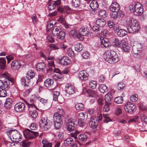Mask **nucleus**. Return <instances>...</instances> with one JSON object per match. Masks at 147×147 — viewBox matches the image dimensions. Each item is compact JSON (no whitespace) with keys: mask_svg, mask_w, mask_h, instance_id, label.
I'll return each mask as SVG.
<instances>
[{"mask_svg":"<svg viewBox=\"0 0 147 147\" xmlns=\"http://www.w3.org/2000/svg\"><path fill=\"white\" fill-rule=\"evenodd\" d=\"M100 45L102 47L106 48L109 47V42L107 38L103 37H101L100 38Z\"/></svg>","mask_w":147,"mask_h":147,"instance_id":"obj_18","label":"nucleus"},{"mask_svg":"<svg viewBox=\"0 0 147 147\" xmlns=\"http://www.w3.org/2000/svg\"><path fill=\"white\" fill-rule=\"evenodd\" d=\"M20 81L22 85H24V86H28V85L26 84L27 81L26 80V78L24 77L21 78Z\"/></svg>","mask_w":147,"mask_h":147,"instance_id":"obj_53","label":"nucleus"},{"mask_svg":"<svg viewBox=\"0 0 147 147\" xmlns=\"http://www.w3.org/2000/svg\"><path fill=\"white\" fill-rule=\"evenodd\" d=\"M75 91V86L70 84H67L65 86V91L69 94H74Z\"/></svg>","mask_w":147,"mask_h":147,"instance_id":"obj_11","label":"nucleus"},{"mask_svg":"<svg viewBox=\"0 0 147 147\" xmlns=\"http://www.w3.org/2000/svg\"><path fill=\"white\" fill-rule=\"evenodd\" d=\"M63 123L59 122H54L55 128L56 129H59L61 127Z\"/></svg>","mask_w":147,"mask_h":147,"instance_id":"obj_48","label":"nucleus"},{"mask_svg":"<svg viewBox=\"0 0 147 147\" xmlns=\"http://www.w3.org/2000/svg\"><path fill=\"white\" fill-rule=\"evenodd\" d=\"M129 8L131 12L136 16L141 15L143 12V6L139 2L136 3L134 6L130 5Z\"/></svg>","mask_w":147,"mask_h":147,"instance_id":"obj_3","label":"nucleus"},{"mask_svg":"<svg viewBox=\"0 0 147 147\" xmlns=\"http://www.w3.org/2000/svg\"><path fill=\"white\" fill-rule=\"evenodd\" d=\"M124 16V14L122 13L121 11L119 12H113L111 13L110 14L111 18V19L114 20L117 19L119 17L122 18Z\"/></svg>","mask_w":147,"mask_h":147,"instance_id":"obj_16","label":"nucleus"},{"mask_svg":"<svg viewBox=\"0 0 147 147\" xmlns=\"http://www.w3.org/2000/svg\"><path fill=\"white\" fill-rule=\"evenodd\" d=\"M51 123H50L49 120H48L47 117L42 118L39 122L40 127L43 130L47 131L51 127Z\"/></svg>","mask_w":147,"mask_h":147,"instance_id":"obj_4","label":"nucleus"},{"mask_svg":"<svg viewBox=\"0 0 147 147\" xmlns=\"http://www.w3.org/2000/svg\"><path fill=\"white\" fill-rule=\"evenodd\" d=\"M90 7L93 11L96 9L98 7L97 2L96 0L93 1L90 4Z\"/></svg>","mask_w":147,"mask_h":147,"instance_id":"obj_28","label":"nucleus"},{"mask_svg":"<svg viewBox=\"0 0 147 147\" xmlns=\"http://www.w3.org/2000/svg\"><path fill=\"white\" fill-rule=\"evenodd\" d=\"M8 88H0V97H5L7 96L6 90Z\"/></svg>","mask_w":147,"mask_h":147,"instance_id":"obj_31","label":"nucleus"},{"mask_svg":"<svg viewBox=\"0 0 147 147\" xmlns=\"http://www.w3.org/2000/svg\"><path fill=\"white\" fill-rule=\"evenodd\" d=\"M123 98L121 96L117 97L114 99L115 102L117 104H120L123 101Z\"/></svg>","mask_w":147,"mask_h":147,"instance_id":"obj_47","label":"nucleus"},{"mask_svg":"<svg viewBox=\"0 0 147 147\" xmlns=\"http://www.w3.org/2000/svg\"><path fill=\"white\" fill-rule=\"evenodd\" d=\"M7 82H8L9 84L12 85L14 83V79L12 78L10 76H9L8 78L7 79Z\"/></svg>","mask_w":147,"mask_h":147,"instance_id":"obj_56","label":"nucleus"},{"mask_svg":"<svg viewBox=\"0 0 147 147\" xmlns=\"http://www.w3.org/2000/svg\"><path fill=\"white\" fill-rule=\"evenodd\" d=\"M6 57L7 60V63H9L11 60L13 59V57L10 55L6 56Z\"/></svg>","mask_w":147,"mask_h":147,"instance_id":"obj_62","label":"nucleus"},{"mask_svg":"<svg viewBox=\"0 0 147 147\" xmlns=\"http://www.w3.org/2000/svg\"><path fill=\"white\" fill-rule=\"evenodd\" d=\"M78 138L80 141L84 142L87 140L88 136L85 134H82L79 136Z\"/></svg>","mask_w":147,"mask_h":147,"instance_id":"obj_37","label":"nucleus"},{"mask_svg":"<svg viewBox=\"0 0 147 147\" xmlns=\"http://www.w3.org/2000/svg\"><path fill=\"white\" fill-rule=\"evenodd\" d=\"M31 143V142H29L27 140H24L21 142H19V144H20L21 146L23 147H29Z\"/></svg>","mask_w":147,"mask_h":147,"instance_id":"obj_33","label":"nucleus"},{"mask_svg":"<svg viewBox=\"0 0 147 147\" xmlns=\"http://www.w3.org/2000/svg\"><path fill=\"white\" fill-rule=\"evenodd\" d=\"M53 34L57 36L58 38L61 39H63L65 38V34L63 31H62L59 27H54L52 31Z\"/></svg>","mask_w":147,"mask_h":147,"instance_id":"obj_8","label":"nucleus"},{"mask_svg":"<svg viewBox=\"0 0 147 147\" xmlns=\"http://www.w3.org/2000/svg\"><path fill=\"white\" fill-rule=\"evenodd\" d=\"M102 118V116L100 114L98 116L93 117L89 122V125L90 127L93 129L96 128L98 125L99 122Z\"/></svg>","mask_w":147,"mask_h":147,"instance_id":"obj_7","label":"nucleus"},{"mask_svg":"<svg viewBox=\"0 0 147 147\" xmlns=\"http://www.w3.org/2000/svg\"><path fill=\"white\" fill-rule=\"evenodd\" d=\"M80 119L84 120L86 119L88 117V114L86 113L81 112L79 113V115Z\"/></svg>","mask_w":147,"mask_h":147,"instance_id":"obj_42","label":"nucleus"},{"mask_svg":"<svg viewBox=\"0 0 147 147\" xmlns=\"http://www.w3.org/2000/svg\"><path fill=\"white\" fill-rule=\"evenodd\" d=\"M12 69L16 71L18 70V60H15L12 62L11 65Z\"/></svg>","mask_w":147,"mask_h":147,"instance_id":"obj_30","label":"nucleus"},{"mask_svg":"<svg viewBox=\"0 0 147 147\" xmlns=\"http://www.w3.org/2000/svg\"><path fill=\"white\" fill-rule=\"evenodd\" d=\"M25 104L21 102H19V112H22L25 110Z\"/></svg>","mask_w":147,"mask_h":147,"instance_id":"obj_44","label":"nucleus"},{"mask_svg":"<svg viewBox=\"0 0 147 147\" xmlns=\"http://www.w3.org/2000/svg\"><path fill=\"white\" fill-rule=\"evenodd\" d=\"M35 75V73L33 70L30 69L28 71L26 74V78L28 80V83L29 82V80L33 78L34 77Z\"/></svg>","mask_w":147,"mask_h":147,"instance_id":"obj_20","label":"nucleus"},{"mask_svg":"<svg viewBox=\"0 0 147 147\" xmlns=\"http://www.w3.org/2000/svg\"><path fill=\"white\" fill-rule=\"evenodd\" d=\"M124 109L126 112L131 113L134 112L136 106L130 102H127L123 106Z\"/></svg>","mask_w":147,"mask_h":147,"instance_id":"obj_10","label":"nucleus"},{"mask_svg":"<svg viewBox=\"0 0 147 147\" xmlns=\"http://www.w3.org/2000/svg\"><path fill=\"white\" fill-rule=\"evenodd\" d=\"M120 47L123 52L126 53H129V47L128 45V43L124 40H122L121 41Z\"/></svg>","mask_w":147,"mask_h":147,"instance_id":"obj_12","label":"nucleus"},{"mask_svg":"<svg viewBox=\"0 0 147 147\" xmlns=\"http://www.w3.org/2000/svg\"><path fill=\"white\" fill-rule=\"evenodd\" d=\"M87 95L90 97L97 98L98 96V94L97 92L93 90L89 89L86 91Z\"/></svg>","mask_w":147,"mask_h":147,"instance_id":"obj_19","label":"nucleus"},{"mask_svg":"<svg viewBox=\"0 0 147 147\" xmlns=\"http://www.w3.org/2000/svg\"><path fill=\"white\" fill-rule=\"evenodd\" d=\"M106 24V21L103 19H99L96 21V24L100 27H102L104 26Z\"/></svg>","mask_w":147,"mask_h":147,"instance_id":"obj_26","label":"nucleus"},{"mask_svg":"<svg viewBox=\"0 0 147 147\" xmlns=\"http://www.w3.org/2000/svg\"><path fill=\"white\" fill-rule=\"evenodd\" d=\"M49 47L50 48H52L53 50L58 49H59V47L58 46H57L55 44H49Z\"/></svg>","mask_w":147,"mask_h":147,"instance_id":"obj_58","label":"nucleus"},{"mask_svg":"<svg viewBox=\"0 0 147 147\" xmlns=\"http://www.w3.org/2000/svg\"><path fill=\"white\" fill-rule=\"evenodd\" d=\"M127 34V31L124 29H120L117 31V35L120 36H124Z\"/></svg>","mask_w":147,"mask_h":147,"instance_id":"obj_38","label":"nucleus"},{"mask_svg":"<svg viewBox=\"0 0 147 147\" xmlns=\"http://www.w3.org/2000/svg\"><path fill=\"white\" fill-rule=\"evenodd\" d=\"M104 59L110 63L117 62L118 60V55L115 51L111 50L106 51L103 55Z\"/></svg>","mask_w":147,"mask_h":147,"instance_id":"obj_1","label":"nucleus"},{"mask_svg":"<svg viewBox=\"0 0 147 147\" xmlns=\"http://www.w3.org/2000/svg\"><path fill=\"white\" fill-rule=\"evenodd\" d=\"M79 78L82 81H86L88 80L89 75L85 70L82 71L78 74Z\"/></svg>","mask_w":147,"mask_h":147,"instance_id":"obj_14","label":"nucleus"},{"mask_svg":"<svg viewBox=\"0 0 147 147\" xmlns=\"http://www.w3.org/2000/svg\"><path fill=\"white\" fill-rule=\"evenodd\" d=\"M9 85L7 84V81H5L4 82L0 80V88H8Z\"/></svg>","mask_w":147,"mask_h":147,"instance_id":"obj_43","label":"nucleus"},{"mask_svg":"<svg viewBox=\"0 0 147 147\" xmlns=\"http://www.w3.org/2000/svg\"><path fill=\"white\" fill-rule=\"evenodd\" d=\"M54 122L62 123L61 115L58 113H54L53 115Z\"/></svg>","mask_w":147,"mask_h":147,"instance_id":"obj_22","label":"nucleus"},{"mask_svg":"<svg viewBox=\"0 0 147 147\" xmlns=\"http://www.w3.org/2000/svg\"><path fill=\"white\" fill-rule=\"evenodd\" d=\"M82 56L84 58L87 59L89 58L90 54L88 52L85 51L82 54Z\"/></svg>","mask_w":147,"mask_h":147,"instance_id":"obj_55","label":"nucleus"},{"mask_svg":"<svg viewBox=\"0 0 147 147\" xmlns=\"http://www.w3.org/2000/svg\"><path fill=\"white\" fill-rule=\"evenodd\" d=\"M71 4L75 7H79L81 4L80 0H72Z\"/></svg>","mask_w":147,"mask_h":147,"instance_id":"obj_34","label":"nucleus"},{"mask_svg":"<svg viewBox=\"0 0 147 147\" xmlns=\"http://www.w3.org/2000/svg\"><path fill=\"white\" fill-rule=\"evenodd\" d=\"M99 15L103 18L105 17L106 16V12L105 11L101 10L98 12Z\"/></svg>","mask_w":147,"mask_h":147,"instance_id":"obj_51","label":"nucleus"},{"mask_svg":"<svg viewBox=\"0 0 147 147\" xmlns=\"http://www.w3.org/2000/svg\"><path fill=\"white\" fill-rule=\"evenodd\" d=\"M120 9V5L116 2L112 3L110 7V10L112 12H119Z\"/></svg>","mask_w":147,"mask_h":147,"instance_id":"obj_15","label":"nucleus"},{"mask_svg":"<svg viewBox=\"0 0 147 147\" xmlns=\"http://www.w3.org/2000/svg\"><path fill=\"white\" fill-rule=\"evenodd\" d=\"M28 108L29 115L31 118L35 119L38 116V112L36 110H39L38 108L34 104L26 103Z\"/></svg>","mask_w":147,"mask_h":147,"instance_id":"obj_5","label":"nucleus"},{"mask_svg":"<svg viewBox=\"0 0 147 147\" xmlns=\"http://www.w3.org/2000/svg\"><path fill=\"white\" fill-rule=\"evenodd\" d=\"M56 6L54 4L53 2L51 4H49L48 5V9L49 10H51L53 9H54L55 8Z\"/></svg>","mask_w":147,"mask_h":147,"instance_id":"obj_57","label":"nucleus"},{"mask_svg":"<svg viewBox=\"0 0 147 147\" xmlns=\"http://www.w3.org/2000/svg\"><path fill=\"white\" fill-rule=\"evenodd\" d=\"M34 99H37L39 101L42 103L43 104L47 103V100L45 99L44 98H41L39 95H34L33 96Z\"/></svg>","mask_w":147,"mask_h":147,"instance_id":"obj_35","label":"nucleus"},{"mask_svg":"<svg viewBox=\"0 0 147 147\" xmlns=\"http://www.w3.org/2000/svg\"><path fill=\"white\" fill-rule=\"evenodd\" d=\"M10 76V75L7 72H5L2 74L1 76V77L7 79L8 78L9 76Z\"/></svg>","mask_w":147,"mask_h":147,"instance_id":"obj_59","label":"nucleus"},{"mask_svg":"<svg viewBox=\"0 0 147 147\" xmlns=\"http://www.w3.org/2000/svg\"><path fill=\"white\" fill-rule=\"evenodd\" d=\"M142 48L140 44L134 45L132 47V53L135 55H138L142 51Z\"/></svg>","mask_w":147,"mask_h":147,"instance_id":"obj_13","label":"nucleus"},{"mask_svg":"<svg viewBox=\"0 0 147 147\" xmlns=\"http://www.w3.org/2000/svg\"><path fill=\"white\" fill-rule=\"evenodd\" d=\"M89 29L87 27H81L79 30V33L80 34H82L84 36H87L89 33Z\"/></svg>","mask_w":147,"mask_h":147,"instance_id":"obj_23","label":"nucleus"},{"mask_svg":"<svg viewBox=\"0 0 147 147\" xmlns=\"http://www.w3.org/2000/svg\"><path fill=\"white\" fill-rule=\"evenodd\" d=\"M103 116L105 119L104 120V121L105 122H108L111 121L110 118L109 117L108 114H103Z\"/></svg>","mask_w":147,"mask_h":147,"instance_id":"obj_54","label":"nucleus"},{"mask_svg":"<svg viewBox=\"0 0 147 147\" xmlns=\"http://www.w3.org/2000/svg\"><path fill=\"white\" fill-rule=\"evenodd\" d=\"M42 142L43 144V147H51L52 144L46 140H43Z\"/></svg>","mask_w":147,"mask_h":147,"instance_id":"obj_46","label":"nucleus"},{"mask_svg":"<svg viewBox=\"0 0 147 147\" xmlns=\"http://www.w3.org/2000/svg\"><path fill=\"white\" fill-rule=\"evenodd\" d=\"M99 91L102 93L107 92L108 90V88L105 84L100 85L98 87Z\"/></svg>","mask_w":147,"mask_h":147,"instance_id":"obj_25","label":"nucleus"},{"mask_svg":"<svg viewBox=\"0 0 147 147\" xmlns=\"http://www.w3.org/2000/svg\"><path fill=\"white\" fill-rule=\"evenodd\" d=\"M60 64L67 65H69L71 63V61L69 58L67 56H64L59 60Z\"/></svg>","mask_w":147,"mask_h":147,"instance_id":"obj_17","label":"nucleus"},{"mask_svg":"<svg viewBox=\"0 0 147 147\" xmlns=\"http://www.w3.org/2000/svg\"><path fill=\"white\" fill-rule=\"evenodd\" d=\"M58 46H59V49L60 48L61 49H65L66 48V46L63 43H59L58 44Z\"/></svg>","mask_w":147,"mask_h":147,"instance_id":"obj_61","label":"nucleus"},{"mask_svg":"<svg viewBox=\"0 0 147 147\" xmlns=\"http://www.w3.org/2000/svg\"><path fill=\"white\" fill-rule=\"evenodd\" d=\"M140 28L138 22L136 20H131L129 21L127 30L129 33L135 34L138 32Z\"/></svg>","mask_w":147,"mask_h":147,"instance_id":"obj_2","label":"nucleus"},{"mask_svg":"<svg viewBox=\"0 0 147 147\" xmlns=\"http://www.w3.org/2000/svg\"><path fill=\"white\" fill-rule=\"evenodd\" d=\"M141 119L142 122L146 123H147V116L144 115H141Z\"/></svg>","mask_w":147,"mask_h":147,"instance_id":"obj_63","label":"nucleus"},{"mask_svg":"<svg viewBox=\"0 0 147 147\" xmlns=\"http://www.w3.org/2000/svg\"><path fill=\"white\" fill-rule=\"evenodd\" d=\"M112 45L115 47H119L121 45V41L119 42L118 38H115L112 43Z\"/></svg>","mask_w":147,"mask_h":147,"instance_id":"obj_41","label":"nucleus"},{"mask_svg":"<svg viewBox=\"0 0 147 147\" xmlns=\"http://www.w3.org/2000/svg\"><path fill=\"white\" fill-rule=\"evenodd\" d=\"M59 95V92L58 91H54L53 94V100L55 101H57Z\"/></svg>","mask_w":147,"mask_h":147,"instance_id":"obj_49","label":"nucleus"},{"mask_svg":"<svg viewBox=\"0 0 147 147\" xmlns=\"http://www.w3.org/2000/svg\"><path fill=\"white\" fill-rule=\"evenodd\" d=\"M76 122V121L74 119H69L66 124L67 129L70 131L75 130L77 126Z\"/></svg>","mask_w":147,"mask_h":147,"instance_id":"obj_9","label":"nucleus"},{"mask_svg":"<svg viewBox=\"0 0 147 147\" xmlns=\"http://www.w3.org/2000/svg\"><path fill=\"white\" fill-rule=\"evenodd\" d=\"M111 104L109 103H106L105 105L103 107V110L104 112H107L110 109V106Z\"/></svg>","mask_w":147,"mask_h":147,"instance_id":"obj_50","label":"nucleus"},{"mask_svg":"<svg viewBox=\"0 0 147 147\" xmlns=\"http://www.w3.org/2000/svg\"><path fill=\"white\" fill-rule=\"evenodd\" d=\"M97 85V83L96 81L92 80L89 83V86L90 88L92 89L96 88Z\"/></svg>","mask_w":147,"mask_h":147,"instance_id":"obj_45","label":"nucleus"},{"mask_svg":"<svg viewBox=\"0 0 147 147\" xmlns=\"http://www.w3.org/2000/svg\"><path fill=\"white\" fill-rule=\"evenodd\" d=\"M125 84L123 82H120L118 84L117 88L118 90H122L125 87Z\"/></svg>","mask_w":147,"mask_h":147,"instance_id":"obj_52","label":"nucleus"},{"mask_svg":"<svg viewBox=\"0 0 147 147\" xmlns=\"http://www.w3.org/2000/svg\"><path fill=\"white\" fill-rule=\"evenodd\" d=\"M73 139L70 138H67L65 139L64 141V144L65 146L70 145V146H72L73 145Z\"/></svg>","mask_w":147,"mask_h":147,"instance_id":"obj_32","label":"nucleus"},{"mask_svg":"<svg viewBox=\"0 0 147 147\" xmlns=\"http://www.w3.org/2000/svg\"><path fill=\"white\" fill-rule=\"evenodd\" d=\"M83 45L80 43L76 44L75 46V50L78 52L81 51L83 49Z\"/></svg>","mask_w":147,"mask_h":147,"instance_id":"obj_40","label":"nucleus"},{"mask_svg":"<svg viewBox=\"0 0 147 147\" xmlns=\"http://www.w3.org/2000/svg\"><path fill=\"white\" fill-rule=\"evenodd\" d=\"M53 80L48 78L44 82V86L47 87H49L53 84Z\"/></svg>","mask_w":147,"mask_h":147,"instance_id":"obj_29","label":"nucleus"},{"mask_svg":"<svg viewBox=\"0 0 147 147\" xmlns=\"http://www.w3.org/2000/svg\"><path fill=\"white\" fill-rule=\"evenodd\" d=\"M17 131V130H9L8 131H7L5 132V133L8 136V138L9 140H11V141H13L12 140L11 138V136H12V137H13V134H14L15 133H16V132Z\"/></svg>","mask_w":147,"mask_h":147,"instance_id":"obj_36","label":"nucleus"},{"mask_svg":"<svg viewBox=\"0 0 147 147\" xmlns=\"http://www.w3.org/2000/svg\"><path fill=\"white\" fill-rule=\"evenodd\" d=\"M36 69L37 71H43L45 69V64L44 63H39L36 66Z\"/></svg>","mask_w":147,"mask_h":147,"instance_id":"obj_21","label":"nucleus"},{"mask_svg":"<svg viewBox=\"0 0 147 147\" xmlns=\"http://www.w3.org/2000/svg\"><path fill=\"white\" fill-rule=\"evenodd\" d=\"M6 60L5 57H0V69H5L6 64Z\"/></svg>","mask_w":147,"mask_h":147,"instance_id":"obj_27","label":"nucleus"},{"mask_svg":"<svg viewBox=\"0 0 147 147\" xmlns=\"http://www.w3.org/2000/svg\"><path fill=\"white\" fill-rule=\"evenodd\" d=\"M23 134L25 138L28 139L36 138L39 135L38 132L28 129H25L23 131Z\"/></svg>","mask_w":147,"mask_h":147,"instance_id":"obj_6","label":"nucleus"},{"mask_svg":"<svg viewBox=\"0 0 147 147\" xmlns=\"http://www.w3.org/2000/svg\"><path fill=\"white\" fill-rule=\"evenodd\" d=\"M76 36L77 38L79 39L80 40H82L84 38V36L82 34H80L79 33L77 34Z\"/></svg>","mask_w":147,"mask_h":147,"instance_id":"obj_64","label":"nucleus"},{"mask_svg":"<svg viewBox=\"0 0 147 147\" xmlns=\"http://www.w3.org/2000/svg\"><path fill=\"white\" fill-rule=\"evenodd\" d=\"M130 99L132 101L135 102L137 100L138 98L135 95H133L130 96Z\"/></svg>","mask_w":147,"mask_h":147,"instance_id":"obj_60","label":"nucleus"},{"mask_svg":"<svg viewBox=\"0 0 147 147\" xmlns=\"http://www.w3.org/2000/svg\"><path fill=\"white\" fill-rule=\"evenodd\" d=\"M13 101L11 98L7 99L5 103L4 106L7 109H10L12 106Z\"/></svg>","mask_w":147,"mask_h":147,"instance_id":"obj_24","label":"nucleus"},{"mask_svg":"<svg viewBox=\"0 0 147 147\" xmlns=\"http://www.w3.org/2000/svg\"><path fill=\"white\" fill-rule=\"evenodd\" d=\"M75 107L77 110L79 111L83 110L84 108V105L82 103H77Z\"/></svg>","mask_w":147,"mask_h":147,"instance_id":"obj_39","label":"nucleus"}]
</instances>
